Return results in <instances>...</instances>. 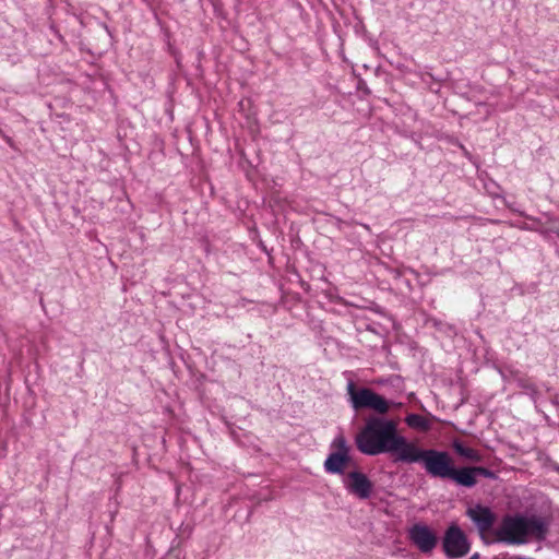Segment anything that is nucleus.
Wrapping results in <instances>:
<instances>
[{
  "instance_id": "13",
  "label": "nucleus",
  "mask_w": 559,
  "mask_h": 559,
  "mask_svg": "<svg viewBox=\"0 0 559 559\" xmlns=\"http://www.w3.org/2000/svg\"><path fill=\"white\" fill-rule=\"evenodd\" d=\"M347 392H348V395L350 397L352 406L354 407V396L359 393V390H356L355 384L350 381L347 384Z\"/></svg>"
},
{
  "instance_id": "1",
  "label": "nucleus",
  "mask_w": 559,
  "mask_h": 559,
  "mask_svg": "<svg viewBox=\"0 0 559 559\" xmlns=\"http://www.w3.org/2000/svg\"><path fill=\"white\" fill-rule=\"evenodd\" d=\"M357 449L366 455L396 453L394 462H404L413 442L399 435L397 424L382 416H370L355 438Z\"/></svg>"
},
{
  "instance_id": "2",
  "label": "nucleus",
  "mask_w": 559,
  "mask_h": 559,
  "mask_svg": "<svg viewBox=\"0 0 559 559\" xmlns=\"http://www.w3.org/2000/svg\"><path fill=\"white\" fill-rule=\"evenodd\" d=\"M549 527L540 516L523 513L506 514L495 531L496 539L507 545H524L546 539Z\"/></svg>"
},
{
  "instance_id": "5",
  "label": "nucleus",
  "mask_w": 559,
  "mask_h": 559,
  "mask_svg": "<svg viewBox=\"0 0 559 559\" xmlns=\"http://www.w3.org/2000/svg\"><path fill=\"white\" fill-rule=\"evenodd\" d=\"M442 550L448 559H459L471 550V543L463 530L452 523L445 530L442 537Z\"/></svg>"
},
{
  "instance_id": "10",
  "label": "nucleus",
  "mask_w": 559,
  "mask_h": 559,
  "mask_svg": "<svg viewBox=\"0 0 559 559\" xmlns=\"http://www.w3.org/2000/svg\"><path fill=\"white\" fill-rule=\"evenodd\" d=\"M497 479V474L484 466H462L461 487L473 488L477 484V477Z\"/></svg>"
},
{
  "instance_id": "7",
  "label": "nucleus",
  "mask_w": 559,
  "mask_h": 559,
  "mask_svg": "<svg viewBox=\"0 0 559 559\" xmlns=\"http://www.w3.org/2000/svg\"><path fill=\"white\" fill-rule=\"evenodd\" d=\"M345 489L360 500H367L373 491V483L361 471L348 472L343 478Z\"/></svg>"
},
{
  "instance_id": "9",
  "label": "nucleus",
  "mask_w": 559,
  "mask_h": 559,
  "mask_svg": "<svg viewBox=\"0 0 559 559\" xmlns=\"http://www.w3.org/2000/svg\"><path fill=\"white\" fill-rule=\"evenodd\" d=\"M466 515L475 524L481 536L492 528L497 520L496 513L489 507L480 503L468 508L466 510Z\"/></svg>"
},
{
  "instance_id": "4",
  "label": "nucleus",
  "mask_w": 559,
  "mask_h": 559,
  "mask_svg": "<svg viewBox=\"0 0 559 559\" xmlns=\"http://www.w3.org/2000/svg\"><path fill=\"white\" fill-rule=\"evenodd\" d=\"M331 453L323 463L324 471L332 475H344L350 463V447L343 433H338L330 444Z\"/></svg>"
},
{
  "instance_id": "15",
  "label": "nucleus",
  "mask_w": 559,
  "mask_h": 559,
  "mask_svg": "<svg viewBox=\"0 0 559 559\" xmlns=\"http://www.w3.org/2000/svg\"><path fill=\"white\" fill-rule=\"evenodd\" d=\"M522 386H523L524 389H533V386H531V385H526V384H523Z\"/></svg>"
},
{
  "instance_id": "17",
  "label": "nucleus",
  "mask_w": 559,
  "mask_h": 559,
  "mask_svg": "<svg viewBox=\"0 0 559 559\" xmlns=\"http://www.w3.org/2000/svg\"><path fill=\"white\" fill-rule=\"evenodd\" d=\"M0 134H2V129L0 128Z\"/></svg>"
},
{
  "instance_id": "14",
  "label": "nucleus",
  "mask_w": 559,
  "mask_h": 559,
  "mask_svg": "<svg viewBox=\"0 0 559 559\" xmlns=\"http://www.w3.org/2000/svg\"><path fill=\"white\" fill-rule=\"evenodd\" d=\"M0 136H2L4 139V141L11 146L13 147L14 146V142L12 140L11 136L7 135L3 131H2V134H0Z\"/></svg>"
},
{
  "instance_id": "16",
  "label": "nucleus",
  "mask_w": 559,
  "mask_h": 559,
  "mask_svg": "<svg viewBox=\"0 0 559 559\" xmlns=\"http://www.w3.org/2000/svg\"><path fill=\"white\" fill-rule=\"evenodd\" d=\"M555 471L559 473V465H555Z\"/></svg>"
},
{
  "instance_id": "8",
  "label": "nucleus",
  "mask_w": 559,
  "mask_h": 559,
  "mask_svg": "<svg viewBox=\"0 0 559 559\" xmlns=\"http://www.w3.org/2000/svg\"><path fill=\"white\" fill-rule=\"evenodd\" d=\"M372 409L380 415H384L390 409V402L369 388L359 389V393L354 396V409Z\"/></svg>"
},
{
  "instance_id": "12",
  "label": "nucleus",
  "mask_w": 559,
  "mask_h": 559,
  "mask_svg": "<svg viewBox=\"0 0 559 559\" xmlns=\"http://www.w3.org/2000/svg\"><path fill=\"white\" fill-rule=\"evenodd\" d=\"M406 424L412 428L427 430L429 427L428 420L418 414H409L405 418Z\"/></svg>"
},
{
  "instance_id": "3",
  "label": "nucleus",
  "mask_w": 559,
  "mask_h": 559,
  "mask_svg": "<svg viewBox=\"0 0 559 559\" xmlns=\"http://www.w3.org/2000/svg\"><path fill=\"white\" fill-rule=\"evenodd\" d=\"M404 457L403 463H421L424 469L431 478L451 480L461 487L462 466L456 467L452 456L447 451L420 449L412 443Z\"/></svg>"
},
{
  "instance_id": "11",
  "label": "nucleus",
  "mask_w": 559,
  "mask_h": 559,
  "mask_svg": "<svg viewBox=\"0 0 559 559\" xmlns=\"http://www.w3.org/2000/svg\"><path fill=\"white\" fill-rule=\"evenodd\" d=\"M452 445H453L455 453L457 455H460L461 457H464L465 460H468V461L475 462V463L483 461V456L477 450H475L473 448H468L457 440L453 441Z\"/></svg>"
},
{
  "instance_id": "6",
  "label": "nucleus",
  "mask_w": 559,
  "mask_h": 559,
  "mask_svg": "<svg viewBox=\"0 0 559 559\" xmlns=\"http://www.w3.org/2000/svg\"><path fill=\"white\" fill-rule=\"evenodd\" d=\"M411 543L423 554H431L438 545L437 534L426 524L416 523L407 531Z\"/></svg>"
}]
</instances>
